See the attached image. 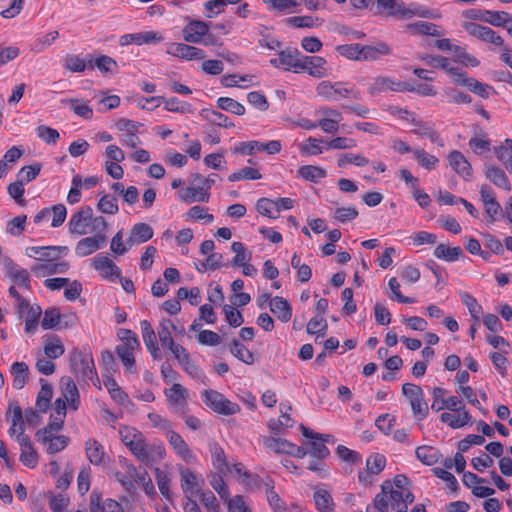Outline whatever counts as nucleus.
<instances>
[{"label": "nucleus", "mask_w": 512, "mask_h": 512, "mask_svg": "<svg viewBox=\"0 0 512 512\" xmlns=\"http://www.w3.org/2000/svg\"><path fill=\"white\" fill-rule=\"evenodd\" d=\"M379 14L389 17H396L401 20L410 19L414 16L434 19L439 17L434 10L425 8L417 4H405L400 0H376Z\"/></svg>", "instance_id": "nucleus-1"}, {"label": "nucleus", "mask_w": 512, "mask_h": 512, "mask_svg": "<svg viewBox=\"0 0 512 512\" xmlns=\"http://www.w3.org/2000/svg\"><path fill=\"white\" fill-rule=\"evenodd\" d=\"M71 234L85 235L88 232L107 231L108 224L103 216H93L90 206H83L75 212L68 223Z\"/></svg>", "instance_id": "nucleus-2"}, {"label": "nucleus", "mask_w": 512, "mask_h": 512, "mask_svg": "<svg viewBox=\"0 0 512 512\" xmlns=\"http://www.w3.org/2000/svg\"><path fill=\"white\" fill-rule=\"evenodd\" d=\"M70 372L77 380H98L93 357L90 353L74 348L69 355Z\"/></svg>", "instance_id": "nucleus-3"}, {"label": "nucleus", "mask_w": 512, "mask_h": 512, "mask_svg": "<svg viewBox=\"0 0 512 512\" xmlns=\"http://www.w3.org/2000/svg\"><path fill=\"white\" fill-rule=\"evenodd\" d=\"M402 394L408 399L413 416L424 420L429 414V407L424 399V393L419 385L405 383L402 385Z\"/></svg>", "instance_id": "nucleus-4"}, {"label": "nucleus", "mask_w": 512, "mask_h": 512, "mask_svg": "<svg viewBox=\"0 0 512 512\" xmlns=\"http://www.w3.org/2000/svg\"><path fill=\"white\" fill-rule=\"evenodd\" d=\"M316 92L327 100L337 101L340 98H347L349 96L357 100L361 99V93L354 86L346 88L343 87L342 82L322 81L317 85Z\"/></svg>", "instance_id": "nucleus-5"}, {"label": "nucleus", "mask_w": 512, "mask_h": 512, "mask_svg": "<svg viewBox=\"0 0 512 512\" xmlns=\"http://www.w3.org/2000/svg\"><path fill=\"white\" fill-rule=\"evenodd\" d=\"M202 398L206 406L218 414L234 415L240 411L237 403L231 402L215 390H204Z\"/></svg>", "instance_id": "nucleus-6"}, {"label": "nucleus", "mask_w": 512, "mask_h": 512, "mask_svg": "<svg viewBox=\"0 0 512 512\" xmlns=\"http://www.w3.org/2000/svg\"><path fill=\"white\" fill-rule=\"evenodd\" d=\"M165 395L170 405L173 407L174 412L179 416H184L188 410L187 389L181 384L175 383L171 388L165 390Z\"/></svg>", "instance_id": "nucleus-7"}, {"label": "nucleus", "mask_w": 512, "mask_h": 512, "mask_svg": "<svg viewBox=\"0 0 512 512\" xmlns=\"http://www.w3.org/2000/svg\"><path fill=\"white\" fill-rule=\"evenodd\" d=\"M279 58H273L270 60V64L275 68H282L285 71L292 70L297 73L300 68V51L295 47H286L279 53Z\"/></svg>", "instance_id": "nucleus-8"}, {"label": "nucleus", "mask_w": 512, "mask_h": 512, "mask_svg": "<svg viewBox=\"0 0 512 512\" xmlns=\"http://www.w3.org/2000/svg\"><path fill=\"white\" fill-rule=\"evenodd\" d=\"M106 232H92L94 235L79 240L75 247V253L79 257H86L100 249L106 243Z\"/></svg>", "instance_id": "nucleus-9"}, {"label": "nucleus", "mask_w": 512, "mask_h": 512, "mask_svg": "<svg viewBox=\"0 0 512 512\" xmlns=\"http://www.w3.org/2000/svg\"><path fill=\"white\" fill-rule=\"evenodd\" d=\"M67 246H33L26 249L29 257L39 255L36 257L38 261L53 262L59 260L62 256L68 253Z\"/></svg>", "instance_id": "nucleus-10"}, {"label": "nucleus", "mask_w": 512, "mask_h": 512, "mask_svg": "<svg viewBox=\"0 0 512 512\" xmlns=\"http://www.w3.org/2000/svg\"><path fill=\"white\" fill-rule=\"evenodd\" d=\"M463 26L471 36H474L483 42L492 43L496 46L503 45L502 37L490 27L473 22H465Z\"/></svg>", "instance_id": "nucleus-11"}, {"label": "nucleus", "mask_w": 512, "mask_h": 512, "mask_svg": "<svg viewBox=\"0 0 512 512\" xmlns=\"http://www.w3.org/2000/svg\"><path fill=\"white\" fill-rule=\"evenodd\" d=\"M7 276L16 284L23 286L26 289L30 288L29 272L24 268H19L12 258L5 256L2 258Z\"/></svg>", "instance_id": "nucleus-12"}, {"label": "nucleus", "mask_w": 512, "mask_h": 512, "mask_svg": "<svg viewBox=\"0 0 512 512\" xmlns=\"http://www.w3.org/2000/svg\"><path fill=\"white\" fill-rule=\"evenodd\" d=\"M167 53L185 60H202L207 56L202 49L184 43L170 44L168 46Z\"/></svg>", "instance_id": "nucleus-13"}, {"label": "nucleus", "mask_w": 512, "mask_h": 512, "mask_svg": "<svg viewBox=\"0 0 512 512\" xmlns=\"http://www.w3.org/2000/svg\"><path fill=\"white\" fill-rule=\"evenodd\" d=\"M182 32L186 42L201 43L202 38L209 32V25L201 20H191L184 26Z\"/></svg>", "instance_id": "nucleus-14"}, {"label": "nucleus", "mask_w": 512, "mask_h": 512, "mask_svg": "<svg viewBox=\"0 0 512 512\" xmlns=\"http://www.w3.org/2000/svg\"><path fill=\"white\" fill-rule=\"evenodd\" d=\"M93 266L107 280H114L121 275L120 268L108 256L97 255L93 260Z\"/></svg>", "instance_id": "nucleus-15"}, {"label": "nucleus", "mask_w": 512, "mask_h": 512, "mask_svg": "<svg viewBox=\"0 0 512 512\" xmlns=\"http://www.w3.org/2000/svg\"><path fill=\"white\" fill-rule=\"evenodd\" d=\"M162 40L163 37L158 32L144 31L122 35L119 39V44L121 46H126L130 44L142 45L160 42Z\"/></svg>", "instance_id": "nucleus-16"}, {"label": "nucleus", "mask_w": 512, "mask_h": 512, "mask_svg": "<svg viewBox=\"0 0 512 512\" xmlns=\"http://www.w3.org/2000/svg\"><path fill=\"white\" fill-rule=\"evenodd\" d=\"M419 59L424 61L427 65L433 68H441L446 71L454 79L463 76V71L458 67L450 65L449 59L444 56L422 55Z\"/></svg>", "instance_id": "nucleus-17"}, {"label": "nucleus", "mask_w": 512, "mask_h": 512, "mask_svg": "<svg viewBox=\"0 0 512 512\" xmlns=\"http://www.w3.org/2000/svg\"><path fill=\"white\" fill-rule=\"evenodd\" d=\"M448 162L451 168L465 180L470 179L472 176V167L465 156L457 150H454L448 155Z\"/></svg>", "instance_id": "nucleus-18"}, {"label": "nucleus", "mask_w": 512, "mask_h": 512, "mask_svg": "<svg viewBox=\"0 0 512 512\" xmlns=\"http://www.w3.org/2000/svg\"><path fill=\"white\" fill-rule=\"evenodd\" d=\"M90 512H124V510L121 504L113 499H106L101 504V494L94 490L90 494Z\"/></svg>", "instance_id": "nucleus-19"}, {"label": "nucleus", "mask_w": 512, "mask_h": 512, "mask_svg": "<svg viewBox=\"0 0 512 512\" xmlns=\"http://www.w3.org/2000/svg\"><path fill=\"white\" fill-rule=\"evenodd\" d=\"M5 416L7 421H11V427L8 430V434L11 437L15 436L16 433L20 431H24L23 412L19 405L14 402H9Z\"/></svg>", "instance_id": "nucleus-20"}, {"label": "nucleus", "mask_w": 512, "mask_h": 512, "mask_svg": "<svg viewBox=\"0 0 512 512\" xmlns=\"http://www.w3.org/2000/svg\"><path fill=\"white\" fill-rule=\"evenodd\" d=\"M85 452L92 465L99 466L105 464L106 460H108L104 447L95 439H88L85 442Z\"/></svg>", "instance_id": "nucleus-21"}, {"label": "nucleus", "mask_w": 512, "mask_h": 512, "mask_svg": "<svg viewBox=\"0 0 512 512\" xmlns=\"http://www.w3.org/2000/svg\"><path fill=\"white\" fill-rule=\"evenodd\" d=\"M153 237V229L147 223H137L131 230L127 238V244L131 247L134 244H141L149 241Z\"/></svg>", "instance_id": "nucleus-22"}, {"label": "nucleus", "mask_w": 512, "mask_h": 512, "mask_svg": "<svg viewBox=\"0 0 512 512\" xmlns=\"http://www.w3.org/2000/svg\"><path fill=\"white\" fill-rule=\"evenodd\" d=\"M167 440L178 456L187 462L193 459L190 448L180 434L170 429L167 431Z\"/></svg>", "instance_id": "nucleus-23"}, {"label": "nucleus", "mask_w": 512, "mask_h": 512, "mask_svg": "<svg viewBox=\"0 0 512 512\" xmlns=\"http://www.w3.org/2000/svg\"><path fill=\"white\" fill-rule=\"evenodd\" d=\"M455 82L466 86L471 92L484 99H487L490 95V91L493 90V88L488 84L481 83L472 77H468L465 72H463V76L455 78Z\"/></svg>", "instance_id": "nucleus-24"}, {"label": "nucleus", "mask_w": 512, "mask_h": 512, "mask_svg": "<svg viewBox=\"0 0 512 512\" xmlns=\"http://www.w3.org/2000/svg\"><path fill=\"white\" fill-rule=\"evenodd\" d=\"M386 465V459L385 456L380 453H375L369 456L366 460V469L367 474H364L362 472L359 473L358 478L359 481L362 483L368 482L369 475L368 474H374L377 475L380 472L383 471Z\"/></svg>", "instance_id": "nucleus-25"}, {"label": "nucleus", "mask_w": 512, "mask_h": 512, "mask_svg": "<svg viewBox=\"0 0 512 512\" xmlns=\"http://www.w3.org/2000/svg\"><path fill=\"white\" fill-rule=\"evenodd\" d=\"M179 198L185 203L208 202L210 193L205 192V188H201L198 184H194L192 187H187L178 192Z\"/></svg>", "instance_id": "nucleus-26"}, {"label": "nucleus", "mask_w": 512, "mask_h": 512, "mask_svg": "<svg viewBox=\"0 0 512 512\" xmlns=\"http://www.w3.org/2000/svg\"><path fill=\"white\" fill-rule=\"evenodd\" d=\"M61 384L63 398L69 403L72 409L77 410L79 405V392L75 382L70 377H63Z\"/></svg>", "instance_id": "nucleus-27"}, {"label": "nucleus", "mask_w": 512, "mask_h": 512, "mask_svg": "<svg viewBox=\"0 0 512 512\" xmlns=\"http://www.w3.org/2000/svg\"><path fill=\"white\" fill-rule=\"evenodd\" d=\"M70 268V265L66 261L61 262H47L45 264H35L31 267L32 272H34L37 276H45L52 274H62L66 273Z\"/></svg>", "instance_id": "nucleus-28"}, {"label": "nucleus", "mask_w": 512, "mask_h": 512, "mask_svg": "<svg viewBox=\"0 0 512 512\" xmlns=\"http://www.w3.org/2000/svg\"><path fill=\"white\" fill-rule=\"evenodd\" d=\"M270 310L280 321L284 323L291 319V305L282 297L276 296L270 301Z\"/></svg>", "instance_id": "nucleus-29"}, {"label": "nucleus", "mask_w": 512, "mask_h": 512, "mask_svg": "<svg viewBox=\"0 0 512 512\" xmlns=\"http://www.w3.org/2000/svg\"><path fill=\"white\" fill-rule=\"evenodd\" d=\"M390 47L384 42H378L375 45H361V61H374L380 55H389Z\"/></svg>", "instance_id": "nucleus-30"}, {"label": "nucleus", "mask_w": 512, "mask_h": 512, "mask_svg": "<svg viewBox=\"0 0 512 512\" xmlns=\"http://www.w3.org/2000/svg\"><path fill=\"white\" fill-rule=\"evenodd\" d=\"M415 455L419 461L427 466H432L438 463L442 458V454L439 449L426 445L417 447Z\"/></svg>", "instance_id": "nucleus-31"}, {"label": "nucleus", "mask_w": 512, "mask_h": 512, "mask_svg": "<svg viewBox=\"0 0 512 512\" xmlns=\"http://www.w3.org/2000/svg\"><path fill=\"white\" fill-rule=\"evenodd\" d=\"M10 373L13 376V387L17 390L22 389L28 378V365L25 362H14L11 365Z\"/></svg>", "instance_id": "nucleus-32"}, {"label": "nucleus", "mask_w": 512, "mask_h": 512, "mask_svg": "<svg viewBox=\"0 0 512 512\" xmlns=\"http://www.w3.org/2000/svg\"><path fill=\"white\" fill-rule=\"evenodd\" d=\"M171 330L176 331L177 327L169 319H164L160 322L158 327L159 340L164 348L171 350L177 344L174 342L171 336Z\"/></svg>", "instance_id": "nucleus-33"}, {"label": "nucleus", "mask_w": 512, "mask_h": 512, "mask_svg": "<svg viewBox=\"0 0 512 512\" xmlns=\"http://www.w3.org/2000/svg\"><path fill=\"white\" fill-rule=\"evenodd\" d=\"M41 389L38 392L36 399V407L39 412H46L49 408L52 396L53 389L52 386L43 378L40 379Z\"/></svg>", "instance_id": "nucleus-34"}, {"label": "nucleus", "mask_w": 512, "mask_h": 512, "mask_svg": "<svg viewBox=\"0 0 512 512\" xmlns=\"http://www.w3.org/2000/svg\"><path fill=\"white\" fill-rule=\"evenodd\" d=\"M313 498L315 507L319 512H333L335 504L329 491L316 489Z\"/></svg>", "instance_id": "nucleus-35"}, {"label": "nucleus", "mask_w": 512, "mask_h": 512, "mask_svg": "<svg viewBox=\"0 0 512 512\" xmlns=\"http://www.w3.org/2000/svg\"><path fill=\"white\" fill-rule=\"evenodd\" d=\"M485 176L496 186L510 190V183L504 171L494 165L485 167Z\"/></svg>", "instance_id": "nucleus-36"}, {"label": "nucleus", "mask_w": 512, "mask_h": 512, "mask_svg": "<svg viewBox=\"0 0 512 512\" xmlns=\"http://www.w3.org/2000/svg\"><path fill=\"white\" fill-rule=\"evenodd\" d=\"M494 152L507 171L512 174V140L507 138L503 145L494 148Z\"/></svg>", "instance_id": "nucleus-37"}, {"label": "nucleus", "mask_w": 512, "mask_h": 512, "mask_svg": "<svg viewBox=\"0 0 512 512\" xmlns=\"http://www.w3.org/2000/svg\"><path fill=\"white\" fill-rule=\"evenodd\" d=\"M463 255L461 247H449L445 244H439L434 250V256L447 262H454Z\"/></svg>", "instance_id": "nucleus-38"}, {"label": "nucleus", "mask_w": 512, "mask_h": 512, "mask_svg": "<svg viewBox=\"0 0 512 512\" xmlns=\"http://www.w3.org/2000/svg\"><path fill=\"white\" fill-rule=\"evenodd\" d=\"M200 116L210 123L217 125L223 128L234 127V123H232L229 118L216 110L202 109L200 111Z\"/></svg>", "instance_id": "nucleus-39"}, {"label": "nucleus", "mask_w": 512, "mask_h": 512, "mask_svg": "<svg viewBox=\"0 0 512 512\" xmlns=\"http://www.w3.org/2000/svg\"><path fill=\"white\" fill-rule=\"evenodd\" d=\"M396 81L389 77L378 76L369 86L368 92L374 96L386 91H395Z\"/></svg>", "instance_id": "nucleus-40"}, {"label": "nucleus", "mask_w": 512, "mask_h": 512, "mask_svg": "<svg viewBox=\"0 0 512 512\" xmlns=\"http://www.w3.org/2000/svg\"><path fill=\"white\" fill-rule=\"evenodd\" d=\"M484 15V22L495 27H505L507 23H510V26H512L511 15L508 12L484 10Z\"/></svg>", "instance_id": "nucleus-41"}, {"label": "nucleus", "mask_w": 512, "mask_h": 512, "mask_svg": "<svg viewBox=\"0 0 512 512\" xmlns=\"http://www.w3.org/2000/svg\"><path fill=\"white\" fill-rule=\"evenodd\" d=\"M148 446L149 444L142 435L135 443H132L128 449L141 463L149 465L150 454L148 453Z\"/></svg>", "instance_id": "nucleus-42"}, {"label": "nucleus", "mask_w": 512, "mask_h": 512, "mask_svg": "<svg viewBox=\"0 0 512 512\" xmlns=\"http://www.w3.org/2000/svg\"><path fill=\"white\" fill-rule=\"evenodd\" d=\"M42 314V309L39 305L34 304L29 308L26 312L25 316V332L28 334H33L38 327L39 319Z\"/></svg>", "instance_id": "nucleus-43"}, {"label": "nucleus", "mask_w": 512, "mask_h": 512, "mask_svg": "<svg viewBox=\"0 0 512 512\" xmlns=\"http://www.w3.org/2000/svg\"><path fill=\"white\" fill-rule=\"evenodd\" d=\"M230 352L245 364L251 365L255 361L253 353L237 339L232 340Z\"/></svg>", "instance_id": "nucleus-44"}, {"label": "nucleus", "mask_w": 512, "mask_h": 512, "mask_svg": "<svg viewBox=\"0 0 512 512\" xmlns=\"http://www.w3.org/2000/svg\"><path fill=\"white\" fill-rule=\"evenodd\" d=\"M328 324L324 317L315 316L309 320L306 326V332L316 335V338L324 337L327 333Z\"/></svg>", "instance_id": "nucleus-45"}, {"label": "nucleus", "mask_w": 512, "mask_h": 512, "mask_svg": "<svg viewBox=\"0 0 512 512\" xmlns=\"http://www.w3.org/2000/svg\"><path fill=\"white\" fill-rule=\"evenodd\" d=\"M65 352L64 345L58 336H51L44 345V353L50 359H56Z\"/></svg>", "instance_id": "nucleus-46"}, {"label": "nucleus", "mask_w": 512, "mask_h": 512, "mask_svg": "<svg viewBox=\"0 0 512 512\" xmlns=\"http://www.w3.org/2000/svg\"><path fill=\"white\" fill-rule=\"evenodd\" d=\"M217 107L221 110H225L237 116L245 114V107L230 97H220L217 100Z\"/></svg>", "instance_id": "nucleus-47"}, {"label": "nucleus", "mask_w": 512, "mask_h": 512, "mask_svg": "<svg viewBox=\"0 0 512 512\" xmlns=\"http://www.w3.org/2000/svg\"><path fill=\"white\" fill-rule=\"evenodd\" d=\"M210 451L212 454L213 465L217 471L219 473H223L228 470V463L223 448L219 444L214 443L211 445Z\"/></svg>", "instance_id": "nucleus-48"}, {"label": "nucleus", "mask_w": 512, "mask_h": 512, "mask_svg": "<svg viewBox=\"0 0 512 512\" xmlns=\"http://www.w3.org/2000/svg\"><path fill=\"white\" fill-rule=\"evenodd\" d=\"M460 298L462 303L468 309L471 317L474 319L475 324H478L480 314L482 313V307L478 304L476 298L467 292H460Z\"/></svg>", "instance_id": "nucleus-49"}, {"label": "nucleus", "mask_w": 512, "mask_h": 512, "mask_svg": "<svg viewBox=\"0 0 512 512\" xmlns=\"http://www.w3.org/2000/svg\"><path fill=\"white\" fill-rule=\"evenodd\" d=\"M62 315L60 313V310L56 307L48 308L44 312V317L41 321V327L44 330H50L57 325L61 324Z\"/></svg>", "instance_id": "nucleus-50"}, {"label": "nucleus", "mask_w": 512, "mask_h": 512, "mask_svg": "<svg viewBox=\"0 0 512 512\" xmlns=\"http://www.w3.org/2000/svg\"><path fill=\"white\" fill-rule=\"evenodd\" d=\"M307 73L315 78H323L328 74L327 61L320 56H313Z\"/></svg>", "instance_id": "nucleus-51"}, {"label": "nucleus", "mask_w": 512, "mask_h": 512, "mask_svg": "<svg viewBox=\"0 0 512 512\" xmlns=\"http://www.w3.org/2000/svg\"><path fill=\"white\" fill-rule=\"evenodd\" d=\"M64 420L63 418H59V420L50 421L48 425L42 429H39L35 436L38 442H41L42 444H46L49 440V435L52 434V432H58L63 428Z\"/></svg>", "instance_id": "nucleus-52"}, {"label": "nucleus", "mask_w": 512, "mask_h": 512, "mask_svg": "<svg viewBox=\"0 0 512 512\" xmlns=\"http://www.w3.org/2000/svg\"><path fill=\"white\" fill-rule=\"evenodd\" d=\"M94 66L102 73H118L117 62L107 55H101L94 60Z\"/></svg>", "instance_id": "nucleus-53"}, {"label": "nucleus", "mask_w": 512, "mask_h": 512, "mask_svg": "<svg viewBox=\"0 0 512 512\" xmlns=\"http://www.w3.org/2000/svg\"><path fill=\"white\" fill-rule=\"evenodd\" d=\"M298 174L305 180L316 182L318 179L326 177V171L313 165H304L299 168Z\"/></svg>", "instance_id": "nucleus-54"}, {"label": "nucleus", "mask_w": 512, "mask_h": 512, "mask_svg": "<svg viewBox=\"0 0 512 512\" xmlns=\"http://www.w3.org/2000/svg\"><path fill=\"white\" fill-rule=\"evenodd\" d=\"M97 208L105 214L115 215L119 211L117 199L110 195L104 194L97 203Z\"/></svg>", "instance_id": "nucleus-55"}, {"label": "nucleus", "mask_w": 512, "mask_h": 512, "mask_svg": "<svg viewBox=\"0 0 512 512\" xmlns=\"http://www.w3.org/2000/svg\"><path fill=\"white\" fill-rule=\"evenodd\" d=\"M291 443L286 439L275 437H269L264 440L265 446L278 454H288L290 448H292Z\"/></svg>", "instance_id": "nucleus-56"}, {"label": "nucleus", "mask_w": 512, "mask_h": 512, "mask_svg": "<svg viewBox=\"0 0 512 512\" xmlns=\"http://www.w3.org/2000/svg\"><path fill=\"white\" fill-rule=\"evenodd\" d=\"M231 249L236 253L234 258L231 261V265L233 267H240L249 261L252 257L250 252H246L244 245L241 242H233L231 245Z\"/></svg>", "instance_id": "nucleus-57"}, {"label": "nucleus", "mask_w": 512, "mask_h": 512, "mask_svg": "<svg viewBox=\"0 0 512 512\" xmlns=\"http://www.w3.org/2000/svg\"><path fill=\"white\" fill-rule=\"evenodd\" d=\"M336 51L349 60L361 61V44H344L336 46Z\"/></svg>", "instance_id": "nucleus-58"}, {"label": "nucleus", "mask_w": 512, "mask_h": 512, "mask_svg": "<svg viewBox=\"0 0 512 512\" xmlns=\"http://www.w3.org/2000/svg\"><path fill=\"white\" fill-rule=\"evenodd\" d=\"M164 109L171 112L178 113H192L193 109L189 103L183 102L176 97H171L169 99L164 98Z\"/></svg>", "instance_id": "nucleus-59"}, {"label": "nucleus", "mask_w": 512, "mask_h": 512, "mask_svg": "<svg viewBox=\"0 0 512 512\" xmlns=\"http://www.w3.org/2000/svg\"><path fill=\"white\" fill-rule=\"evenodd\" d=\"M136 347H127V346H117L116 353L119 358L122 360L123 365L131 372H135V358L133 355V350Z\"/></svg>", "instance_id": "nucleus-60"}, {"label": "nucleus", "mask_w": 512, "mask_h": 512, "mask_svg": "<svg viewBox=\"0 0 512 512\" xmlns=\"http://www.w3.org/2000/svg\"><path fill=\"white\" fill-rule=\"evenodd\" d=\"M262 175L256 168L244 167L239 171H236L229 175L228 180L230 182H236L243 179L258 180L261 179Z\"/></svg>", "instance_id": "nucleus-61"}, {"label": "nucleus", "mask_w": 512, "mask_h": 512, "mask_svg": "<svg viewBox=\"0 0 512 512\" xmlns=\"http://www.w3.org/2000/svg\"><path fill=\"white\" fill-rule=\"evenodd\" d=\"M413 153L418 163L427 170L434 169L439 162L436 156L429 154L423 149H415Z\"/></svg>", "instance_id": "nucleus-62"}, {"label": "nucleus", "mask_w": 512, "mask_h": 512, "mask_svg": "<svg viewBox=\"0 0 512 512\" xmlns=\"http://www.w3.org/2000/svg\"><path fill=\"white\" fill-rule=\"evenodd\" d=\"M68 102L71 104V108L73 112L83 117L84 119H91L93 116V110L88 105V103L80 101L78 99H68V100H62V103Z\"/></svg>", "instance_id": "nucleus-63"}, {"label": "nucleus", "mask_w": 512, "mask_h": 512, "mask_svg": "<svg viewBox=\"0 0 512 512\" xmlns=\"http://www.w3.org/2000/svg\"><path fill=\"white\" fill-rule=\"evenodd\" d=\"M155 478H156V482H157L160 493L163 495L164 498H166L167 500L170 501L171 500V493H170V488H169L170 478L168 476V473L159 468H156L155 469Z\"/></svg>", "instance_id": "nucleus-64"}]
</instances>
